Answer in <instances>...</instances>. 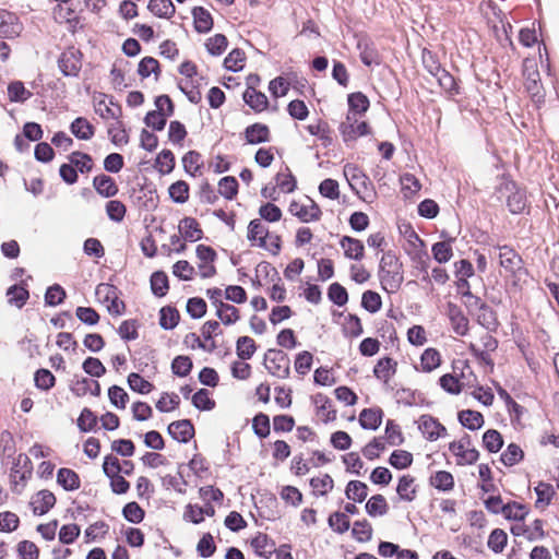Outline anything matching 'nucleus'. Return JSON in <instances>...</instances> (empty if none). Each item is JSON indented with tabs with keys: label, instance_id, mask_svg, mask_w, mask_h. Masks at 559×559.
I'll return each mask as SVG.
<instances>
[{
	"label": "nucleus",
	"instance_id": "f257e3e1",
	"mask_svg": "<svg viewBox=\"0 0 559 559\" xmlns=\"http://www.w3.org/2000/svg\"><path fill=\"white\" fill-rule=\"evenodd\" d=\"M247 240L252 247L261 248L272 254H277L281 250V237L271 233L260 218L252 219L249 223Z\"/></svg>",
	"mask_w": 559,
	"mask_h": 559
},
{
	"label": "nucleus",
	"instance_id": "f03ea898",
	"mask_svg": "<svg viewBox=\"0 0 559 559\" xmlns=\"http://www.w3.org/2000/svg\"><path fill=\"white\" fill-rule=\"evenodd\" d=\"M381 284L388 293H395L404 281L402 264L399 259L391 253H386L381 259L380 271Z\"/></svg>",
	"mask_w": 559,
	"mask_h": 559
},
{
	"label": "nucleus",
	"instance_id": "7ed1b4c3",
	"mask_svg": "<svg viewBox=\"0 0 559 559\" xmlns=\"http://www.w3.org/2000/svg\"><path fill=\"white\" fill-rule=\"evenodd\" d=\"M266 370L278 379H286L290 373V360L288 356L278 349H269L264 356Z\"/></svg>",
	"mask_w": 559,
	"mask_h": 559
},
{
	"label": "nucleus",
	"instance_id": "20e7f679",
	"mask_svg": "<svg viewBox=\"0 0 559 559\" xmlns=\"http://www.w3.org/2000/svg\"><path fill=\"white\" fill-rule=\"evenodd\" d=\"M340 132L344 142L348 143L369 134L370 128L362 119V116L347 114L345 120L340 126Z\"/></svg>",
	"mask_w": 559,
	"mask_h": 559
},
{
	"label": "nucleus",
	"instance_id": "39448f33",
	"mask_svg": "<svg viewBox=\"0 0 559 559\" xmlns=\"http://www.w3.org/2000/svg\"><path fill=\"white\" fill-rule=\"evenodd\" d=\"M449 451L455 457V463L462 466L474 464L479 456L478 451L472 447L468 436L450 442Z\"/></svg>",
	"mask_w": 559,
	"mask_h": 559
},
{
	"label": "nucleus",
	"instance_id": "423d86ee",
	"mask_svg": "<svg viewBox=\"0 0 559 559\" xmlns=\"http://www.w3.org/2000/svg\"><path fill=\"white\" fill-rule=\"evenodd\" d=\"M289 213L304 223L316 222L321 217L319 205L310 198L293 201L289 204Z\"/></svg>",
	"mask_w": 559,
	"mask_h": 559
},
{
	"label": "nucleus",
	"instance_id": "0eeeda50",
	"mask_svg": "<svg viewBox=\"0 0 559 559\" xmlns=\"http://www.w3.org/2000/svg\"><path fill=\"white\" fill-rule=\"evenodd\" d=\"M198 259V273L202 278H210L216 274L214 265L217 254L215 250L205 245H199L195 249Z\"/></svg>",
	"mask_w": 559,
	"mask_h": 559
},
{
	"label": "nucleus",
	"instance_id": "6e6552de",
	"mask_svg": "<svg viewBox=\"0 0 559 559\" xmlns=\"http://www.w3.org/2000/svg\"><path fill=\"white\" fill-rule=\"evenodd\" d=\"M418 430L428 441H437L447 436V428L431 415H421L417 420Z\"/></svg>",
	"mask_w": 559,
	"mask_h": 559
},
{
	"label": "nucleus",
	"instance_id": "1a4fd4ad",
	"mask_svg": "<svg viewBox=\"0 0 559 559\" xmlns=\"http://www.w3.org/2000/svg\"><path fill=\"white\" fill-rule=\"evenodd\" d=\"M524 76H525V87L527 92L531 94L534 102H542L544 94L543 87L539 84V72L537 70L536 64L532 60L524 61Z\"/></svg>",
	"mask_w": 559,
	"mask_h": 559
},
{
	"label": "nucleus",
	"instance_id": "9d476101",
	"mask_svg": "<svg viewBox=\"0 0 559 559\" xmlns=\"http://www.w3.org/2000/svg\"><path fill=\"white\" fill-rule=\"evenodd\" d=\"M93 104L95 112L104 120L118 119L121 114L120 107L104 93H95Z\"/></svg>",
	"mask_w": 559,
	"mask_h": 559
},
{
	"label": "nucleus",
	"instance_id": "9b49d317",
	"mask_svg": "<svg viewBox=\"0 0 559 559\" xmlns=\"http://www.w3.org/2000/svg\"><path fill=\"white\" fill-rule=\"evenodd\" d=\"M96 295L106 305L110 314L119 316L124 310L123 302L118 298L116 288L112 285L102 283L96 288Z\"/></svg>",
	"mask_w": 559,
	"mask_h": 559
},
{
	"label": "nucleus",
	"instance_id": "f8f14e48",
	"mask_svg": "<svg viewBox=\"0 0 559 559\" xmlns=\"http://www.w3.org/2000/svg\"><path fill=\"white\" fill-rule=\"evenodd\" d=\"M499 262L500 265L506 270V272L518 275L519 278H521V275L524 274V271L522 270L521 258L516 254V252L507 247H500L499 248Z\"/></svg>",
	"mask_w": 559,
	"mask_h": 559
},
{
	"label": "nucleus",
	"instance_id": "ddd939ff",
	"mask_svg": "<svg viewBox=\"0 0 559 559\" xmlns=\"http://www.w3.org/2000/svg\"><path fill=\"white\" fill-rule=\"evenodd\" d=\"M56 504L55 495L48 490L43 489L34 493L29 500V507L35 515H44L49 512Z\"/></svg>",
	"mask_w": 559,
	"mask_h": 559
},
{
	"label": "nucleus",
	"instance_id": "4468645a",
	"mask_svg": "<svg viewBox=\"0 0 559 559\" xmlns=\"http://www.w3.org/2000/svg\"><path fill=\"white\" fill-rule=\"evenodd\" d=\"M82 67L81 52L74 48H70L62 52L59 59V68L67 76H75Z\"/></svg>",
	"mask_w": 559,
	"mask_h": 559
},
{
	"label": "nucleus",
	"instance_id": "2eb2a0df",
	"mask_svg": "<svg viewBox=\"0 0 559 559\" xmlns=\"http://www.w3.org/2000/svg\"><path fill=\"white\" fill-rule=\"evenodd\" d=\"M22 28L23 26L14 13L0 10V36L15 38L20 35Z\"/></svg>",
	"mask_w": 559,
	"mask_h": 559
},
{
	"label": "nucleus",
	"instance_id": "dca6fc26",
	"mask_svg": "<svg viewBox=\"0 0 559 559\" xmlns=\"http://www.w3.org/2000/svg\"><path fill=\"white\" fill-rule=\"evenodd\" d=\"M316 405V415L324 424L332 423L337 417V412L333 406L332 401L324 394H317L313 396Z\"/></svg>",
	"mask_w": 559,
	"mask_h": 559
},
{
	"label": "nucleus",
	"instance_id": "f3484780",
	"mask_svg": "<svg viewBox=\"0 0 559 559\" xmlns=\"http://www.w3.org/2000/svg\"><path fill=\"white\" fill-rule=\"evenodd\" d=\"M503 189L507 192H510L507 200V205L510 212L513 214L523 212L526 206V197L524 191L516 188L513 181L504 182Z\"/></svg>",
	"mask_w": 559,
	"mask_h": 559
},
{
	"label": "nucleus",
	"instance_id": "a211bd4d",
	"mask_svg": "<svg viewBox=\"0 0 559 559\" xmlns=\"http://www.w3.org/2000/svg\"><path fill=\"white\" fill-rule=\"evenodd\" d=\"M384 413L380 407L364 408L358 416L359 425L366 430H377L383 420Z\"/></svg>",
	"mask_w": 559,
	"mask_h": 559
},
{
	"label": "nucleus",
	"instance_id": "6ab92c4d",
	"mask_svg": "<svg viewBox=\"0 0 559 559\" xmlns=\"http://www.w3.org/2000/svg\"><path fill=\"white\" fill-rule=\"evenodd\" d=\"M340 246L347 259L360 261L365 257V246L359 239L343 236L340 240Z\"/></svg>",
	"mask_w": 559,
	"mask_h": 559
},
{
	"label": "nucleus",
	"instance_id": "aec40b11",
	"mask_svg": "<svg viewBox=\"0 0 559 559\" xmlns=\"http://www.w3.org/2000/svg\"><path fill=\"white\" fill-rule=\"evenodd\" d=\"M180 236L186 241L194 242L203 237V231L198 221L193 217H185L178 224Z\"/></svg>",
	"mask_w": 559,
	"mask_h": 559
},
{
	"label": "nucleus",
	"instance_id": "412c9836",
	"mask_svg": "<svg viewBox=\"0 0 559 559\" xmlns=\"http://www.w3.org/2000/svg\"><path fill=\"white\" fill-rule=\"evenodd\" d=\"M169 435L179 442H188L194 435V428L190 420L174 421L168 426Z\"/></svg>",
	"mask_w": 559,
	"mask_h": 559
},
{
	"label": "nucleus",
	"instance_id": "4be33fe9",
	"mask_svg": "<svg viewBox=\"0 0 559 559\" xmlns=\"http://www.w3.org/2000/svg\"><path fill=\"white\" fill-rule=\"evenodd\" d=\"M245 103L255 112L264 111L269 106V99L262 92L254 87L248 86L242 96Z\"/></svg>",
	"mask_w": 559,
	"mask_h": 559
},
{
	"label": "nucleus",
	"instance_id": "5701e85b",
	"mask_svg": "<svg viewBox=\"0 0 559 559\" xmlns=\"http://www.w3.org/2000/svg\"><path fill=\"white\" fill-rule=\"evenodd\" d=\"M57 483L67 491L78 490L81 486L79 475L71 468L62 467L57 473Z\"/></svg>",
	"mask_w": 559,
	"mask_h": 559
},
{
	"label": "nucleus",
	"instance_id": "b1692460",
	"mask_svg": "<svg viewBox=\"0 0 559 559\" xmlns=\"http://www.w3.org/2000/svg\"><path fill=\"white\" fill-rule=\"evenodd\" d=\"M93 187L97 193L104 198H110L118 193V186L115 180L107 175H98L94 177Z\"/></svg>",
	"mask_w": 559,
	"mask_h": 559
},
{
	"label": "nucleus",
	"instance_id": "393cba45",
	"mask_svg": "<svg viewBox=\"0 0 559 559\" xmlns=\"http://www.w3.org/2000/svg\"><path fill=\"white\" fill-rule=\"evenodd\" d=\"M441 364V355L436 348H427L420 356L419 365L416 369L423 372H431Z\"/></svg>",
	"mask_w": 559,
	"mask_h": 559
},
{
	"label": "nucleus",
	"instance_id": "a878e982",
	"mask_svg": "<svg viewBox=\"0 0 559 559\" xmlns=\"http://www.w3.org/2000/svg\"><path fill=\"white\" fill-rule=\"evenodd\" d=\"M250 544L254 552L260 557L269 558L276 550L274 542H272L269 536L263 533H258L251 539Z\"/></svg>",
	"mask_w": 559,
	"mask_h": 559
},
{
	"label": "nucleus",
	"instance_id": "bb28decb",
	"mask_svg": "<svg viewBox=\"0 0 559 559\" xmlns=\"http://www.w3.org/2000/svg\"><path fill=\"white\" fill-rule=\"evenodd\" d=\"M406 251L408 252V254L412 257V259L414 261L421 262L424 258H427L424 241L412 229L408 231V235H407Z\"/></svg>",
	"mask_w": 559,
	"mask_h": 559
},
{
	"label": "nucleus",
	"instance_id": "cd10ccee",
	"mask_svg": "<svg viewBox=\"0 0 559 559\" xmlns=\"http://www.w3.org/2000/svg\"><path fill=\"white\" fill-rule=\"evenodd\" d=\"M396 492L401 500L413 501L417 493L415 478L409 475L402 476L399 479Z\"/></svg>",
	"mask_w": 559,
	"mask_h": 559
},
{
	"label": "nucleus",
	"instance_id": "c85d7f7f",
	"mask_svg": "<svg viewBox=\"0 0 559 559\" xmlns=\"http://www.w3.org/2000/svg\"><path fill=\"white\" fill-rule=\"evenodd\" d=\"M530 509L527 506L518 501H509L506 503L502 515L506 520L522 522L526 519Z\"/></svg>",
	"mask_w": 559,
	"mask_h": 559
},
{
	"label": "nucleus",
	"instance_id": "c756f323",
	"mask_svg": "<svg viewBox=\"0 0 559 559\" xmlns=\"http://www.w3.org/2000/svg\"><path fill=\"white\" fill-rule=\"evenodd\" d=\"M194 27L199 33H206L213 27V19L211 13L202 8L197 7L192 10Z\"/></svg>",
	"mask_w": 559,
	"mask_h": 559
},
{
	"label": "nucleus",
	"instance_id": "7c9ffc66",
	"mask_svg": "<svg viewBox=\"0 0 559 559\" xmlns=\"http://www.w3.org/2000/svg\"><path fill=\"white\" fill-rule=\"evenodd\" d=\"M396 370V361L392 358H381L374 366L373 373L376 378L383 382H388Z\"/></svg>",
	"mask_w": 559,
	"mask_h": 559
},
{
	"label": "nucleus",
	"instance_id": "2f4dec72",
	"mask_svg": "<svg viewBox=\"0 0 559 559\" xmlns=\"http://www.w3.org/2000/svg\"><path fill=\"white\" fill-rule=\"evenodd\" d=\"M216 316L226 325L234 324L240 319L239 310L235 306L223 301L216 304Z\"/></svg>",
	"mask_w": 559,
	"mask_h": 559
},
{
	"label": "nucleus",
	"instance_id": "473e14b6",
	"mask_svg": "<svg viewBox=\"0 0 559 559\" xmlns=\"http://www.w3.org/2000/svg\"><path fill=\"white\" fill-rule=\"evenodd\" d=\"M275 186L280 193H292L296 189L297 182L289 169L284 168L276 174Z\"/></svg>",
	"mask_w": 559,
	"mask_h": 559
},
{
	"label": "nucleus",
	"instance_id": "72a5a7b5",
	"mask_svg": "<svg viewBox=\"0 0 559 559\" xmlns=\"http://www.w3.org/2000/svg\"><path fill=\"white\" fill-rule=\"evenodd\" d=\"M462 426L469 430L480 429L484 425V417L479 412L465 409L461 411L457 415Z\"/></svg>",
	"mask_w": 559,
	"mask_h": 559
},
{
	"label": "nucleus",
	"instance_id": "f704fd0d",
	"mask_svg": "<svg viewBox=\"0 0 559 559\" xmlns=\"http://www.w3.org/2000/svg\"><path fill=\"white\" fill-rule=\"evenodd\" d=\"M348 112L354 116H362L369 108V99L360 92L348 95Z\"/></svg>",
	"mask_w": 559,
	"mask_h": 559
},
{
	"label": "nucleus",
	"instance_id": "c9c22d12",
	"mask_svg": "<svg viewBox=\"0 0 559 559\" xmlns=\"http://www.w3.org/2000/svg\"><path fill=\"white\" fill-rule=\"evenodd\" d=\"M360 50V59L367 67L380 63V56L374 48L373 44L368 40H360L358 43Z\"/></svg>",
	"mask_w": 559,
	"mask_h": 559
},
{
	"label": "nucleus",
	"instance_id": "e433bc0d",
	"mask_svg": "<svg viewBox=\"0 0 559 559\" xmlns=\"http://www.w3.org/2000/svg\"><path fill=\"white\" fill-rule=\"evenodd\" d=\"M148 10L156 16L170 19L175 13L171 0H150Z\"/></svg>",
	"mask_w": 559,
	"mask_h": 559
},
{
	"label": "nucleus",
	"instance_id": "4c0bfd02",
	"mask_svg": "<svg viewBox=\"0 0 559 559\" xmlns=\"http://www.w3.org/2000/svg\"><path fill=\"white\" fill-rule=\"evenodd\" d=\"M389 506L382 495H374L366 503V511L370 516H382L388 513Z\"/></svg>",
	"mask_w": 559,
	"mask_h": 559
},
{
	"label": "nucleus",
	"instance_id": "58836bf2",
	"mask_svg": "<svg viewBox=\"0 0 559 559\" xmlns=\"http://www.w3.org/2000/svg\"><path fill=\"white\" fill-rule=\"evenodd\" d=\"M449 316L454 332L459 335H465L468 331V320L464 317L461 310L450 305Z\"/></svg>",
	"mask_w": 559,
	"mask_h": 559
},
{
	"label": "nucleus",
	"instance_id": "ea45409f",
	"mask_svg": "<svg viewBox=\"0 0 559 559\" xmlns=\"http://www.w3.org/2000/svg\"><path fill=\"white\" fill-rule=\"evenodd\" d=\"M345 495L349 500L362 502L368 495V487L359 480H350L345 490Z\"/></svg>",
	"mask_w": 559,
	"mask_h": 559
},
{
	"label": "nucleus",
	"instance_id": "a19ab883",
	"mask_svg": "<svg viewBox=\"0 0 559 559\" xmlns=\"http://www.w3.org/2000/svg\"><path fill=\"white\" fill-rule=\"evenodd\" d=\"M32 92L28 91L21 81L11 82L8 85V97L10 102L24 103L31 98Z\"/></svg>",
	"mask_w": 559,
	"mask_h": 559
},
{
	"label": "nucleus",
	"instance_id": "79ce46f5",
	"mask_svg": "<svg viewBox=\"0 0 559 559\" xmlns=\"http://www.w3.org/2000/svg\"><path fill=\"white\" fill-rule=\"evenodd\" d=\"M246 139L250 144H258L269 140L270 131L266 126L255 123L246 129Z\"/></svg>",
	"mask_w": 559,
	"mask_h": 559
},
{
	"label": "nucleus",
	"instance_id": "37998d69",
	"mask_svg": "<svg viewBox=\"0 0 559 559\" xmlns=\"http://www.w3.org/2000/svg\"><path fill=\"white\" fill-rule=\"evenodd\" d=\"M71 132L80 140H90L94 135V127L80 117L71 123Z\"/></svg>",
	"mask_w": 559,
	"mask_h": 559
},
{
	"label": "nucleus",
	"instance_id": "c03bdc74",
	"mask_svg": "<svg viewBox=\"0 0 559 559\" xmlns=\"http://www.w3.org/2000/svg\"><path fill=\"white\" fill-rule=\"evenodd\" d=\"M431 252H432L433 259L437 262H439V263L449 262L453 257L451 240L436 242L431 248Z\"/></svg>",
	"mask_w": 559,
	"mask_h": 559
},
{
	"label": "nucleus",
	"instance_id": "a18cd8bd",
	"mask_svg": "<svg viewBox=\"0 0 559 559\" xmlns=\"http://www.w3.org/2000/svg\"><path fill=\"white\" fill-rule=\"evenodd\" d=\"M228 40L223 34H215L205 41V48L212 56H221L227 48Z\"/></svg>",
	"mask_w": 559,
	"mask_h": 559
},
{
	"label": "nucleus",
	"instance_id": "49530a36",
	"mask_svg": "<svg viewBox=\"0 0 559 559\" xmlns=\"http://www.w3.org/2000/svg\"><path fill=\"white\" fill-rule=\"evenodd\" d=\"M257 346L253 338L249 336H241L237 340L236 352L241 360L250 359L255 353Z\"/></svg>",
	"mask_w": 559,
	"mask_h": 559
},
{
	"label": "nucleus",
	"instance_id": "de8ad7c7",
	"mask_svg": "<svg viewBox=\"0 0 559 559\" xmlns=\"http://www.w3.org/2000/svg\"><path fill=\"white\" fill-rule=\"evenodd\" d=\"M127 381H128L129 388L132 391L138 392L140 394H148L154 389V385L151 382L145 380L143 377H141L136 372H131L128 376Z\"/></svg>",
	"mask_w": 559,
	"mask_h": 559
},
{
	"label": "nucleus",
	"instance_id": "09e8293b",
	"mask_svg": "<svg viewBox=\"0 0 559 559\" xmlns=\"http://www.w3.org/2000/svg\"><path fill=\"white\" fill-rule=\"evenodd\" d=\"M175 167V157L169 150H163L155 159V168L162 175L173 171Z\"/></svg>",
	"mask_w": 559,
	"mask_h": 559
},
{
	"label": "nucleus",
	"instance_id": "8fccbe9b",
	"mask_svg": "<svg viewBox=\"0 0 559 559\" xmlns=\"http://www.w3.org/2000/svg\"><path fill=\"white\" fill-rule=\"evenodd\" d=\"M195 273L194 266L187 260H179L173 265V274L181 281H192Z\"/></svg>",
	"mask_w": 559,
	"mask_h": 559
},
{
	"label": "nucleus",
	"instance_id": "3c124183",
	"mask_svg": "<svg viewBox=\"0 0 559 559\" xmlns=\"http://www.w3.org/2000/svg\"><path fill=\"white\" fill-rule=\"evenodd\" d=\"M353 537L359 543L369 542L372 537V526L366 521H356L352 528Z\"/></svg>",
	"mask_w": 559,
	"mask_h": 559
},
{
	"label": "nucleus",
	"instance_id": "603ef678",
	"mask_svg": "<svg viewBox=\"0 0 559 559\" xmlns=\"http://www.w3.org/2000/svg\"><path fill=\"white\" fill-rule=\"evenodd\" d=\"M385 450V442L382 437H376L369 441L361 450L362 455L368 460L379 457L381 452Z\"/></svg>",
	"mask_w": 559,
	"mask_h": 559
},
{
	"label": "nucleus",
	"instance_id": "864d4df0",
	"mask_svg": "<svg viewBox=\"0 0 559 559\" xmlns=\"http://www.w3.org/2000/svg\"><path fill=\"white\" fill-rule=\"evenodd\" d=\"M168 192L171 200L176 203H185L189 199V186L182 180L174 182L169 187Z\"/></svg>",
	"mask_w": 559,
	"mask_h": 559
},
{
	"label": "nucleus",
	"instance_id": "5fc2aeb1",
	"mask_svg": "<svg viewBox=\"0 0 559 559\" xmlns=\"http://www.w3.org/2000/svg\"><path fill=\"white\" fill-rule=\"evenodd\" d=\"M31 477V471L29 469H19L13 468L10 475L12 490L15 493H22V491L25 488L26 481Z\"/></svg>",
	"mask_w": 559,
	"mask_h": 559
},
{
	"label": "nucleus",
	"instance_id": "6e6d98bb",
	"mask_svg": "<svg viewBox=\"0 0 559 559\" xmlns=\"http://www.w3.org/2000/svg\"><path fill=\"white\" fill-rule=\"evenodd\" d=\"M508 543V535L501 528H495L488 538V547L495 552H502Z\"/></svg>",
	"mask_w": 559,
	"mask_h": 559
},
{
	"label": "nucleus",
	"instance_id": "4d7b16f0",
	"mask_svg": "<svg viewBox=\"0 0 559 559\" xmlns=\"http://www.w3.org/2000/svg\"><path fill=\"white\" fill-rule=\"evenodd\" d=\"M245 52L240 49L231 50L228 56L224 60V66L227 70L237 72L243 69L245 67Z\"/></svg>",
	"mask_w": 559,
	"mask_h": 559
},
{
	"label": "nucleus",
	"instance_id": "13d9d810",
	"mask_svg": "<svg viewBox=\"0 0 559 559\" xmlns=\"http://www.w3.org/2000/svg\"><path fill=\"white\" fill-rule=\"evenodd\" d=\"M179 322V313L175 308L164 307L159 311V324L165 330L174 329Z\"/></svg>",
	"mask_w": 559,
	"mask_h": 559
},
{
	"label": "nucleus",
	"instance_id": "bf43d9fd",
	"mask_svg": "<svg viewBox=\"0 0 559 559\" xmlns=\"http://www.w3.org/2000/svg\"><path fill=\"white\" fill-rule=\"evenodd\" d=\"M361 306L370 313H376L382 307L381 296L373 290H366L361 297Z\"/></svg>",
	"mask_w": 559,
	"mask_h": 559
},
{
	"label": "nucleus",
	"instance_id": "052dcab7",
	"mask_svg": "<svg viewBox=\"0 0 559 559\" xmlns=\"http://www.w3.org/2000/svg\"><path fill=\"white\" fill-rule=\"evenodd\" d=\"M342 462L345 465L346 472L355 475H360L365 465L356 452H349L343 455Z\"/></svg>",
	"mask_w": 559,
	"mask_h": 559
},
{
	"label": "nucleus",
	"instance_id": "680f3d73",
	"mask_svg": "<svg viewBox=\"0 0 559 559\" xmlns=\"http://www.w3.org/2000/svg\"><path fill=\"white\" fill-rule=\"evenodd\" d=\"M151 287L155 295L164 296L168 290V277L165 272L157 271L151 276Z\"/></svg>",
	"mask_w": 559,
	"mask_h": 559
},
{
	"label": "nucleus",
	"instance_id": "e2e57ef3",
	"mask_svg": "<svg viewBox=\"0 0 559 559\" xmlns=\"http://www.w3.org/2000/svg\"><path fill=\"white\" fill-rule=\"evenodd\" d=\"M389 462L393 467L404 469L413 463V455L405 450H395L392 452Z\"/></svg>",
	"mask_w": 559,
	"mask_h": 559
},
{
	"label": "nucleus",
	"instance_id": "0e129e2a",
	"mask_svg": "<svg viewBox=\"0 0 559 559\" xmlns=\"http://www.w3.org/2000/svg\"><path fill=\"white\" fill-rule=\"evenodd\" d=\"M431 484L439 490H451L454 486V478L447 471H439L431 477Z\"/></svg>",
	"mask_w": 559,
	"mask_h": 559
},
{
	"label": "nucleus",
	"instance_id": "69168bd1",
	"mask_svg": "<svg viewBox=\"0 0 559 559\" xmlns=\"http://www.w3.org/2000/svg\"><path fill=\"white\" fill-rule=\"evenodd\" d=\"M328 522H329L330 527L338 534H343V533L347 532L350 526L349 519H348L347 514L341 513V512L332 513L329 516Z\"/></svg>",
	"mask_w": 559,
	"mask_h": 559
},
{
	"label": "nucleus",
	"instance_id": "338daca9",
	"mask_svg": "<svg viewBox=\"0 0 559 559\" xmlns=\"http://www.w3.org/2000/svg\"><path fill=\"white\" fill-rule=\"evenodd\" d=\"M483 442L485 448L492 453L498 452L503 444L501 435L495 429H489L484 433Z\"/></svg>",
	"mask_w": 559,
	"mask_h": 559
},
{
	"label": "nucleus",
	"instance_id": "774afa93",
	"mask_svg": "<svg viewBox=\"0 0 559 559\" xmlns=\"http://www.w3.org/2000/svg\"><path fill=\"white\" fill-rule=\"evenodd\" d=\"M16 551L20 559H38L39 549L31 540H22L17 544Z\"/></svg>",
	"mask_w": 559,
	"mask_h": 559
}]
</instances>
